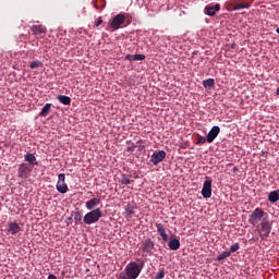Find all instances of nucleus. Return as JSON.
Masks as SVG:
<instances>
[{"label": "nucleus", "instance_id": "obj_11", "mask_svg": "<svg viewBox=\"0 0 279 279\" xmlns=\"http://www.w3.org/2000/svg\"><path fill=\"white\" fill-rule=\"evenodd\" d=\"M155 227L157 228V232L161 236L163 243H167V241H169V234H167V229L165 226H162L160 222H156Z\"/></svg>", "mask_w": 279, "mask_h": 279}, {"label": "nucleus", "instance_id": "obj_20", "mask_svg": "<svg viewBox=\"0 0 279 279\" xmlns=\"http://www.w3.org/2000/svg\"><path fill=\"white\" fill-rule=\"evenodd\" d=\"M57 99L60 104H63V106H71V97L69 96L59 95Z\"/></svg>", "mask_w": 279, "mask_h": 279}, {"label": "nucleus", "instance_id": "obj_6", "mask_svg": "<svg viewBox=\"0 0 279 279\" xmlns=\"http://www.w3.org/2000/svg\"><path fill=\"white\" fill-rule=\"evenodd\" d=\"M33 170H34V167H32L29 163H22L17 169V175L22 180H27V178L32 175Z\"/></svg>", "mask_w": 279, "mask_h": 279}, {"label": "nucleus", "instance_id": "obj_26", "mask_svg": "<svg viewBox=\"0 0 279 279\" xmlns=\"http://www.w3.org/2000/svg\"><path fill=\"white\" fill-rule=\"evenodd\" d=\"M248 8H250V3L242 2V3L235 4L233 10H248Z\"/></svg>", "mask_w": 279, "mask_h": 279}, {"label": "nucleus", "instance_id": "obj_4", "mask_svg": "<svg viewBox=\"0 0 279 279\" xmlns=\"http://www.w3.org/2000/svg\"><path fill=\"white\" fill-rule=\"evenodd\" d=\"M269 234H271V223L269 222V220L267 218H263L262 222H260V239L263 241H267V239L269 238Z\"/></svg>", "mask_w": 279, "mask_h": 279}, {"label": "nucleus", "instance_id": "obj_32", "mask_svg": "<svg viewBox=\"0 0 279 279\" xmlns=\"http://www.w3.org/2000/svg\"><path fill=\"white\" fill-rule=\"evenodd\" d=\"M143 60H145V54H135V62L136 61L141 62Z\"/></svg>", "mask_w": 279, "mask_h": 279}, {"label": "nucleus", "instance_id": "obj_34", "mask_svg": "<svg viewBox=\"0 0 279 279\" xmlns=\"http://www.w3.org/2000/svg\"><path fill=\"white\" fill-rule=\"evenodd\" d=\"M233 8H236V4L229 3L228 7H227V10L234 11Z\"/></svg>", "mask_w": 279, "mask_h": 279}, {"label": "nucleus", "instance_id": "obj_29", "mask_svg": "<svg viewBox=\"0 0 279 279\" xmlns=\"http://www.w3.org/2000/svg\"><path fill=\"white\" fill-rule=\"evenodd\" d=\"M39 66H43V62L40 61L31 62V69H39Z\"/></svg>", "mask_w": 279, "mask_h": 279}, {"label": "nucleus", "instance_id": "obj_17", "mask_svg": "<svg viewBox=\"0 0 279 279\" xmlns=\"http://www.w3.org/2000/svg\"><path fill=\"white\" fill-rule=\"evenodd\" d=\"M21 231V226L16 222H11L9 223V229H8V232L9 234H19V232Z\"/></svg>", "mask_w": 279, "mask_h": 279}, {"label": "nucleus", "instance_id": "obj_25", "mask_svg": "<svg viewBox=\"0 0 279 279\" xmlns=\"http://www.w3.org/2000/svg\"><path fill=\"white\" fill-rule=\"evenodd\" d=\"M230 256H231L230 251H225V252H222V253L217 257V260H218V262L226 260V258H230Z\"/></svg>", "mask_w": 279, "mask_h": 279}, {"label": "nucleus", "instance_id": "obj_16", "mask_svg": "<svg viewBox=\"0 0 279 279\" xmlns=\"http://www.w3.org/2000/svg\"><path fill=\"white\" fill-rule=\"evenodd\" d=\"M31 31L33 32V34L36 35H40V34H47V27L43 26V25H33L31 27Z\"/></svg>", "mask_w": 279, "mask_h": 279}, {"label": "nucleus", "instance_id": "obj_18", "mask_svg": "<svg viewBox=\"0 0 279 279\" xmlns=\"http://www.w3.org/2000/svg\"><path fill=\"white\" fill-rule=\"evenodd\" d=\"M136 207H134V205L132 204H128L125 207V213H124V217L126 219H132L134 217V210Z\"/></svg>", "mask_w": 279, "mask_h": 279}, {"label": "nucleus", "instance_id": "obj_13", "mask_svg": "<svg viewBox=\"0 0 279 279\" xmlns=\"http://www.w3.org/2000/svg\"><path fill=\"white\" fill-rule=\"evenodd\" d=\"M220 10L221 5L219 3L215 5H207L205 7V14H207V16H215Z\"/></svg>", "mask_w": 279, "mask_h": 279}, {"label": "nucleus", "instance_id": "obj_5", "mask_svg": "<svg viewBox=\"0 0 279 279\" xmlns=\"http://www.w3.org/2000/svg\"><path fill=\"white\" fill-rule=\"evenodd\" d=\"M263 217H265V211L257 207L248 217V223L251 226H258L263 221Z\"/></svg>", "mask_w": 279, "mask_h": 279}, {"label": "nucleus", "instance_id": "obj_19", "mask_svg": "<svg viewBox=\"0 0 279 279\" xmlns=\"http://www.w3.org/2000/svg\"><path fill=\"white\" fill-rule=\"evenodd\" d=\"M268 202H270V204H276V202H279V190L272 191L268 194Z\"/></svg>", "mask_w": 279, "mask_h": 279}, {"label": "nucleus", "instance_id": "obj_30", "mask_svg": "<svg viewBox=\"0 0 279 279\" xmlns=\"http://www.w3.org/2000/svg\"><path fill=\"white\" fill-rule=\"evenodd\" d=\"M74 220L77 221H82V211H76L74 213Z\"/></svg>", "mask_w": 279, "mask_h": 279}, {"label": "nucleus", "instance_id": "obj_9", "mask_svg": "<svg viewBox=\"0 0 279 279\" xmlns=\"http://www.w3.org/2000/svg\"><path fill=\"white\" fill-rule=\"evenodd\" d=\"M202 195L205 199H209V197H213V181L206 180L203 184L202 189Z\"/></svg>", "mask_w": 279, "mask_h": 279}, {"label": "nucleus", "instance_id": "obj_10", "mask_svg": "<svg viewBox=\"0 0 279 279\" xmlns=\"http://www.w3.org/2000/svg\"><path fill=\"white\" fill-rule=\"evenodd\" d=\"M166 158L167 153L165 150H157L151 155L150 162H153V165H155L156 167L157 165H160V162H162V160H165Z\"/></svg>", "mask_w": 279, "mask_h": 279}, {"label": "nucleus", "instance_id": "obj_28", "mask_svg": "<svg viewBox=\"0 0 279 279\" xmlns=\"http://www.w3.org/2000/svg\"><path fill=\"white\" fill-rule=\"evenodd\" d=\"M239 250H241V245L239 243H234L233 245H231L230 247V254L234 253V252H239Z\"/></svg>", "mask_w": 279, "mask_h": 279}, {"label": "nucleus", "instance_id": "obj_22", "mask_svg": "<svg viewBox=\"0 0 279 279\" xmlns=\"http://www.w3.org/2000/svg\"><path fill=\"white\" fill-rule=\"evenodd\" d=\"M51 112V104H46L41 111L39 112V117H47Z\"/></svg>", "mask_w": 279, "mask_h": 279}, {"label": "nucleus", "instance_id": "obj_37", "mask_svg": "<svg viewBox=\"0 0 279 279\" xmlns=\"http://www.w3.org/2000/svg\"><path fill=\"white\" fill-rule=\"evenodd\" d=\"M236 171H239V168L234 167L233 168V173H236Z\"/></svg>", "mask_w": 279, "mask_h": 279}, {"label": "nucleus", "instance_id": "obj_3", "mask_svg": "<svg viewBox=\"0 0 279 279\" xmlns=\"http://www.w3.org/2000/svg\"><path fill=\"white\" fill-rule=\"evenodd\" d=\"M101 209L100 208H96L93 209L92 211L87 213L84 218L83 221L84 223H86V226H90L93 223H97V221H99V218L101 217Z\"/></svg>", "mask_w": 279, "mask_h": 279}, {"label": "nucleus", "instance_id": "obj_12", "mask_svg": "<svg viewBox=\"0 0 279 279\" xmlns=\"http://www.w3.org/2000/svg\"><path fill=\"white\" fill-rule=\"evenodd\" d=\"M219 132H221V129L219 126H213L211 130L207 134V143H214L215 138L219 136Z\"/></svg>", "mask_w": 279, "mask_h": 279}, {"label": "nucleus", "instance_id": "obj_7", "mask_svg": "<svg viewBox=\"0 0 279 279\" xmlns=\"http://www.w3.org/2000/svg\"><path fill=\"white\" fill-rule=\"evenodd\" d=\"M141 250L144 254L151 256V254L156 252V243H154L150 238H147L142 242Z\"/></svg>", "mask_w": 279, "mask_h": 279}, {"label": "nucleus", "instance_id": "obj_36", "mask_svg": "<svg viewBox=\"0 0 279 279\" xmlns=\"http://www.w3.org/2000/svg\"><path fill=\"white\" fill-rule=\"evenodd\" d=\"M47 279H58V277L56 275H49Z\"/></svg>", "mask_w": 279, "mask_h": 279}, {"label": "nucleus", "instance_id": "obj_27", "mask_svg": "<svg viewBox=\"0 0 279 279\" xmlns=\"http://www.w3.org/2000/svg\"><path fill=\"white\" fill-rule=\"evenodd\" d=\"M206 142H208L207 137L198 135L196 145H205Z\"/></svg>", "mask_w": 279, "mask_h": 279}, {"label": "nucleus", "instance_id": "obj_15", "mask_svg": "<svg viewBox=\"0 0 279 279\" xmlns=\"http://www.w3.org/2000/svg\"><path fill=\"white\" fill-rule=\"evenodd\" d=\"M168 247H169V250H172L173 252H178V250H180V239H178V238L171 239L170 238V241L168 242Z\"/></svg>", "mask_w": 279, "mask_h": 279}, {"label": "nucleus", "instance_id": "obj_35", "mask_svg": "<svg viewBox=\"0 0 279 279\" xmlns=\"http://www.w3.org/2000/svg\"><path fill=\"white\" fill-rule=\"evenodd\" d=\"M102 23H104V20L99 17L96 22V27H99V25H101Z\"/></svg>", "mask_w": 279, "mask_h": 279}, {"label": "nucleus", "instance_id": "obj_31", "mask_svg": "<svg viewBox=\"0 0 279 279\" xmlns=\"http://www.w3.org/2000/svg\"><path fill=\"white\" fill-rule=\"evenodd\" d=\"M125 60H129V62H136L135 54H126Z\"/></svg>", "mask_w": 279, "mask_h": 279}, {"label": "nucleus", "instance_id": "obj_1", "mask_svg": "<svg viewBox=\"0 0 279 279\" xmlns=\"http://www.w3.org/2000/svg\"><path fill=\"white\" fill-rule=\"evenodd\" d=\"M141 271H143V264L131 262L124 268L125 274L121 272L118 279H136L141 276Z\"/></svg>", "mask_w": 279, "mask_h": 279}, {"label": "nucleus", "instance_id": "obj_2", "mask_svg": "<svg viewBox=\"0 0 279 279\" xmlns=\"http://www.w3.org/2000/svg\"><path fill=\"white\" fill-rule=\"evenodd\" d=\"M132 23V14L130 13H119L118 15L113 16L112 21L110 22V27L112 32H117V29H121V27L130 25Z\"/></svg>", "mask_w": 279, "mask_h": 279}, {"label": "nucleus", "instance_id": "obj_39", "mask_svg": "<svg viewBox=\"0 0 279 279\" xmlns=\"http://www.w3.org/2000/svg\"><path fill=\"white\" fill-rule=\"evenodd\" d=\"M276 32L279 34V27H277Z\"/></svg>", "mask_w": 279, "mask_h": 279}, {"label": "nucleus", "instance_id": "obj_38", "mask_svg": "<svg viewBox=\"0 0 279 279\" xmlns=\"http://www.w3.org/2000/svg\"><path fill=\"white\" fill-rule=\"evenodd\" d=\"M68 221H73V218H71V217H70V218H68Z\"/></svg>", "mask_w": 279, "mask_h": 279}, {"label": "nucleus", "instance_id": "obj_23", "mask_svg": "<svg viewBox=\"0 0 279 279\" xmlns=\"http://www.w3.org/2000/svg\"><path fill=\"white\" fill-rule=\"evenodd\" d=\"M120 182H121V184H125V185H128V184H132V175H130V174H122L121 175V178H120Z\"/></svg>", "mask_w": 279, "mask_h": 279}, {"label": "nucleus", "instance_id": "obj_14", "mask_svg": "<svg viewBox=\"0 0 279 279\" xmlns=\"http://www.w3.org/2000/svg\"><path fill=\"white\" fill-rule=\"evenodd\" d=\"M99 204H101V199L92 198L85 203V206H86L87 210H95V208H97V206H99Z\"/></svg>", "mask_w": 279, "mask_h": 279}, {"label": "nucleus", "instance_id": "obj_24", "mask_svg": "<svg viewBox=\"0 0 279 279\" xmlns=\"http://www.w3.org/2000/svg\"><path fill=\"white\" fill-rule=\"evenodd\" d=\"M203 86H204V88H215V80L208 78V80L203 81Z\"/></svg>", "mask_w": 279, "mask_h": 279}, {"label": "nucleus", "instance_id": "obj_33", "mask_svg": "<svg viewBox=\"0 0 279 279\" xmlns=\"http://www.w3.org/2000/svg\"><path fill=\"white\" fill-rule=\"evenodd\" d=\"M165 278V270H161L156 277L155 279H162Z\"/></svg>", "mask_w": 279, "mask_h": 279}, {"label": "nucleus", "instance_id": "obj_8", "mask_svg": "<svg viewBox=\"0 0 279 279\" xmlns=\"http://www.w3.org/2000/svg\"><path fill=\"white\" fill-rule=\"evenodd\" d=\"M65 180H66V175L64 173H60L58 175V182H57L56 189L62 195H64V193H69V185L66 184Z\"/></svg>", "mask_w": 279, "mask_h": 279}, {"label": "nucleus", "instance_id": "obj_21", "mask_svg": "<svg viewBox=\"0 0 279 279\" xmlns=\"http://www.w3.org/2000/svg\"><path fill=\"white\" fill-rule=\"evenodd\" d=\"M24 160L26 161V162H28V165H38V162H36V156L34 155V154H26L25 156H24Z\"/></svg>", "mask_w": 279, "mask_h": 279}]
</instances>
